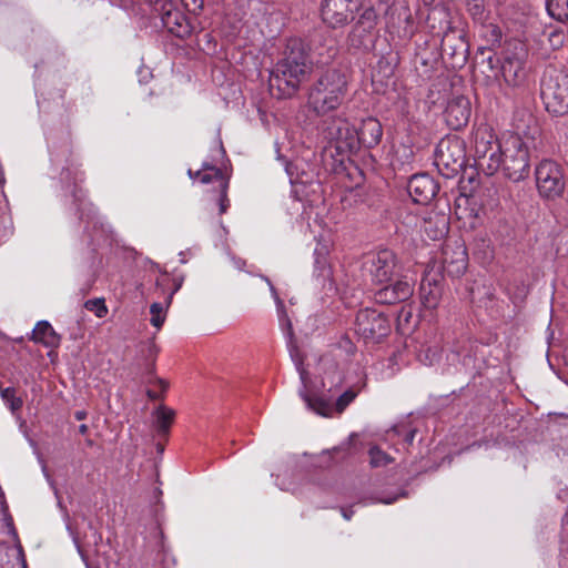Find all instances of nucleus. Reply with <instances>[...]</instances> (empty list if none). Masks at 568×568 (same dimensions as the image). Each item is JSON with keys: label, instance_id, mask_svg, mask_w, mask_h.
Returning <instances> with one entry per match:
<instances>
[{"label": "nucleus", "instance_id": "nucleus-15", "mask_svg": "<svg viewBox=\"0 0 568 568\" xmlns=\"http://www.w3.org/2000/svg\"><path fill=\"white\" fill-rule=\"evenodd\" d=\"M376 290L375 300L381 304H397L409 300L414 294V282L406 276L381 284Z\"/></svg>", "mask_w": 568, "mask_h": 568}, {"label": "nucleus", "instance_id": "nucleus-40", "mask_svg": "<svg viewBox=\"0 0 568 568\" xmlns=\"http://www.w3.org/2000/svg\"><path fill=\"white\" fill-rule=\"evenodd\" d=\"M68 529H69L70 534L72 535L73 542H74V545H75V547H77V550H78L79 555L81 556V559H82V560H83V562L85 564L87 568H90V564H89V561H88V552H87V550H85V549H84V547L81 545V542H80V540H79L78 536H75V535L72 532V530H71V528H70V526H68Z\"/></svg>", "mask_w": 568, "mask_h": 568}, {"label": "nucleus", "instance_id": "nucleus-47", "mask_svg": "<svg viewBox=\"0 0 568 568\" xmlns=\"http://www.w3.org/2000/svg\"><path fill=\"white\" fill-rule=\"evenodd\" d=\"M148 396L151 398V399H156L159 398V395L154 390H148Z\"/></svg>", "mask_w": 568, "mask_h": 568}, {"label": "nucleus", "instance_id": "nucleus-56", "mask_svg": "<svg viewBox=\"0 0 568 568\" xmlns=\"http://www.w3.org/2000/svg\"><path fill=\"white\" fill-rule=\"evenodd\" d=\"M150 3H155L158 0H148Z\"/></svg>", "mask_w": 568, "mask_h": 568}, {"label": "nucleus", "instance_id": "nucleus-30", "mask_svg": "<svg viewBox=\"0 0 568 568\" xmlns=\"http://www.w3.org/2000/svg\"><path fill=\"white\" fill-rule=\"evenodd\" d=\"M175 413L173 409L166 407V406H160L155 410V422L156 427L160 433H168L173 419H174Z\"/></svg>", "mask_w": 568, "mask_h": 568}, {"label": "nucleus", "instance_id": "nucleus-24", "mask_svg": "<svg viewBox=\"0 0 568 568\" xmlns=\"http://www.w3.org/2000/svg\"><path fill=\"white\" fill-rule=\"evenodd\" d=\"M358 148L361 145L365 148L376 146L383 136V128L381 122L375 118H366L362 121L361 128L357 130Z\"/></svg>", "mask_w": 568, "mask_h": 568}, {"label": "nucleus", "instance_id": "nucleus-41", "mask_svg": "<svg viewBox=\"0 0 568 568\" xmlns=\"http://www.w3.org/2000/svg\"><path fill=\"white\" fill-rule=\"evenodd\" d=\"M184 7L190 11L201 10L203 7V0H181Z\"/></svg>", "mask_w": 568, "mask_h": 568}, {"label": "nucleus", "instance_id": "nucleus-12", "mask_svg": "<svg viewBox=\"0 0 568 568\" xmlns=\"http://www.w3.org/2000/svg\"><path fill=\"white\" fill-rule=\"evenodd\" d=\"M397 265L395 254L389 250H382L368 256L365 262V270L376 284H384L392 281Z\"/></svg>", "mask_w": 568, "mask_h": 568}, {"label": "nucleus", "instance_id": "nucleus-1", "mask_svg": "<svg viewBox=\"0 0 568 568\" xmlns=\"http://www.w3.org/2000/svg\"><path fill=\"white\" fill-rule=\"evenodd\" d=\"M312 71L313 61L308 44L301 38H290L281 58L270 72V92L278 99L291 98Z\"/></svg>", "mask_w": 568, "mask_h": 568}, {"label": "nucleus", "instance_id": "nucleus-22", "mask_svg": "<svg viewBox=\"0 0 568 568\" xmlns=\"http://www.w3.org/2000/svg\"><path fill=\"white\" fill-rule=\"evenodd\" d=\"M501 75L507 85L519 88L525 84L527 71L525 62L518 57H507L501 63Z\"/></svg>", "mask_w": 568, "mask_h": 568}, {"label": "nucleus", "instance_id": "nucleus-31", "mask_svg": "<svg viewBox=\"0 0 568 568\" xmlns=\"http://www.w3.org/2000/svg\"><path fill=\"white\" fill-rule=\"evenodd\" d=\"M418 358L425 365H434L442 358V348L437 345H428L420 349Z\"/></svg>", "mask_w": 568, "mask_h": 568}, {"label": "nucleus", "instance_id": "nucleus-29", "mask_svg": "<svg viewBox=\"0 0 568 568\" xmlns=\"http://www.w3.org/2000/svg\"><path fill=\"white\" fill-rule=\"evenodd\" d=\"M546 7L554 19L568 22V0H548Z\"/></svg>", "mask_w": 568, "mask_h": 568}, {"label": "nucleus", "instance_id": "nucleus-53", "mask_svg": "<svg viewBox=\"0 0 568 568\" xmlns=\"http://www.w3.org/2000/svg\"><path fill=\"white\" fill-rule=\"evenodd\" d=\"M162 285H164V280H158L156 281V286L160 287Z\"/></svg>", "mask_w": 568, "mask_h": 568}, {"label": "nucleus", "instance_id": "nucleus-42", "mask_svg": "<svg viewBox=\"0 0 568 568\" xmlns=\"http://www.w3.org/2000/svg\"><path fill=\"white\" fill-rule=\"evenodd\" d=\"M89 527L92 530V545L98 546L102 541V536L92 527L91 524L89 525Z\"/></svg>", "mask_w": 568, "mask_h": 568}, {"label": "nucleus", "instance_id": "nucleus-32", "mask_svg": "<svg viewBox=\"0 0 568 568\" xmlns=\"http://www.w3.org/2000/svg\"><path fill=\"white\" fill-rule=\"evenodd\" d=\"M369 457H371V465L373 467L386 466L394 462L393 457H390L388 454L384 453L377 446H373L369 448Z\"/></svg>", "mask_w": 568, "mask_h": 568}, {"label": "nucleus", "instance_id": "nucleus-20", "mask_svg": "<svg viewBox=\"0 0 568 568\" xmlns=\"http://www.w3.org/2000/svg\"><path fill=\"white\" fill-rule=\"evenodd\" d=\"M161 20L169 32L178 38H185L192 33V26L187 18L180 10L173 8L171 2L162 6Z\"/></svg>", "mask_w": 568, "mask_h": 568}, {"label": "nucleus", "instance_id": "nucleus-45", "mask_svg": "<svg viewBox=\"0 0 568 568\" xmlns=\"http://www.w3.org/2000/svg\"><path fill=\"white\" fill-rule=\"evenodd\" d=\"M352 515H353V511H351L349 509H346V508H343L342 509V516L346 519V520H349L352 518Z\"/></svg>", "mask_w": 568, "mask_h": 568}, {"label": "nucleus", "instance_id": "nucleus-54", "mask_svg": "<svg viewBox=\"0 0 568 568\" xmlns=\"http://www.w3.org/2000/svg\"><path fill=\"white\" fill-rule=\"evenodd\" d=\"M394 500H395V498H393V499H390V500H385L384 503H386V504H390V503H393Z\"/></svg>", "mask_w": 568, "mask_h": 568}, {"label": "nucleus", "instance_id": "nucleus-7", "mask_svg": "<svg viewBox=\"0 0 568 568\" xmlns=\"http://www.w3.org/2000/svg\"><path fill=\"white\" fill-rule=\"evenodd\" d=\"M261 277L263 281L266 282V284L270 287V292H271L272 297L274 298V302L276 304L281 329L287 339V348L290 352V356H291L293 363L295 364V367L300 374V378L302 381L304 388H306L308 373L303 366V361H304L303 356H302L301 352L298 351L297 345L294 342L293 326H292L291 320L288 318V316L286 314V311L284 307V302L281 300L275 286L272 284L270 278L266 276H261Z\"/></svg>", "mask_w": 568, "mask_h": 568}, {"label": "nucleus", "instance_id": "nucleus-19", "mask_svg": "<svg viewBox=\"0 0 568 568\" xmlns=\"http://www.w3.org/2000/svg\"><path fill=\"white\" fill-rule=\"evenodd\" d=\"M314 273L313 277L317 286L323 290H334L333 272L328 261V246L322 243H317L314 250Z\"/></svg>", "mask_w": 568, "mask_h": 568}, {"label": "nucleus", "instance_id": "nucleus-35", "mask_svg": "<svg viewBox=\"0 0 568 568\" xmlns=\"http://www.w3.org/2000/svg\"><path fill=\"white\" fill-rule=\"evenodd\" d=\"M416 429L412 428L407 432H404V427L395 426L390 430L387 432V440H392L395 436H404V444L409 446L413 444L415 438Z\"/></svg>", "mask_w": 568, "mask_h": 568}, {"label": "nucleus", "instance_id": "nucleus-43", "mask_svg": "<svg viewBox=\"0 0 568 568\" xmlns=\"http://www.w3.org/2000/svg\"><path fill=\"white\" fill-rule=\"evenodd\" d=\"M148 354L151 357H155V355L158 354V347L154 343L148 344Z\"/></svg>", "mask_w": 568, "mask_h": 568}, {"label": "nucleus", "instance_id": "nucleus-39", "mask_svg": "<svg viewBox=\"0 0 568 568\" xmlns=\"http://www.w3.org/2000/svg\"><path fill=\"white\" fill-rule=\"evenodd\" d=\"M285 170H286V173L290 176L291 183H293V184L294 183L307 184V183L312 182V176H308L305 173H302L301 176L300 175L294 176V174H293V165L292 164H286L285 165Z\"/></svg>", "mask_w": 568, "mask_h": 568}, {"label": "nucleus", "instance_id": "nucleus-57", "mask_svg": "<svg viewBox=\"0 0 568 568\" xmlns=\"http://www.w3.org/2000/svg\"><path fill=\"white\" fill-rule=\"evenodd\" d=\"M339 449H341V447H335L334 452H338Z\"/></svg>", "mask_w": 568, "mask_h": 568}, {"label": "nucleus", "instance_id": "nucleus-25", "mask_svg": "<svg viewBox=\"0 0 568 568\" xmlns=\"http://www.w3.org/2000/svg\"><path fill=\"white\" fill-rule=\"evenodd\" d=\"M322 368L323 375L321 379V395H324V392L332 393L336 390L344 381V375L339 369L337 363L329 358H322Z\"/></svg>", "mask_w": 568, "mask_h": 568}, {"label": "nucleus", "instance_id": "nucleus-27", "mask_svg": "<svg viewBox=\"0 0 568 568\" xmlns=\"http://www.w3.org/2000/svg\"><path fill=\"white\" fill-rule=\"evenodd\" d=\"M32 339L41 343L47 347H55L59 345L60 338L54 332L51 324L47 321H40L32 331Z\"/></svg>", "mask_w": 568, "mask_h": 568}, {"label": "nucleus", "instance_id": "nucleus-23", "mask_svg": "<svg viewBox=\"0 0 568 568\" xmlns=\"http://www.w3.org/2000/svg\"><path fill=\"white\" fill-rule=\"evenodd\" d=\"M420 301L425 308L435 310L442 297V286L437 274L426 273L420 282Z\"/></svg>", "mask_w": 568, "mask_h": 568}, {"label": "nucleus", "instance_id": "nucleus-48", "mask_svg": "<svg viewBox=\"0 0 568 568\" xmlns=\"http://www.w3.org/2000/svg\"><path fill=\"white\" fill-rule=\"evenodd\" d=\"M181 285H182L181 282H176L173 291L170 294H172V296H173L180 290Z\"/></svg>", "mask_w": 568, "mask_h": 568}, {"label": "nucleus", "instance_id": "nucleus-37", "mask_svg": "<svg viewBox=\"0 0 568 568\" xmlns=\"http://www.w3.org/2000/svg\"><path fill=\"white\" fill-rule=\"evenodd\" d=\"M468 11L478 21H484L485 19V7L484 0H468L467 2Z\"/></svg>", "mask_w": 568, "mask_h": 568}, {"label": "nucleus", "instance_id": "nucleus-55", "mask_svg": "<svg viewBox=\"0 0 568 568\" xmlns=\"http://www.w3.org/2000/svg\"><path fill=\"white\" fill-rule=\"evenodd\" d=\"M220 151H221V153H224V150H223V148H222V144H221V143H220Z\"/></svg>", "mask_w": 568, "mask_h": 568}, {"label": "nucleus", "instance_id": "nucleus-34", "mask_svg": "<svg viewBox=\"0 0 568 568\" xmlns=\"http://www.w3.org/2000/svg\"><path fill=\"white\" fill-rule=\"evenodd\" d=\"M1 397L12 412H17L22 407V399L16 396V390L12 387L2 389Z\"/></svg>", "mask_w": 568, "mask_h": 568}, {"label": "nucleus", "instance_id": "nucleus-9", "mask_svg": "<svg viewBox=\"0 0 568 568\" xmlns=\"http://www.w3.org/2000/svg\"><path fill=\"white\" fill-rule=\"evenodd\" d=\"M357 333L368 342L378 343L390 332L389 320L376 310L365 308L356 316Z\"/></svg>", "mask_w": 568, "mask_h": 568}, {"label": "nucleus", "instance_id": "nucleus-50", "mask_svg": "<svg viewBox=\"0 0 568 568\" xmlns=\"http://www.w3.org/2000/svg\"><path fill=\"white\" fill-rule=\"evenodd\" d=\"M75 417L77 419L81 420L85 417V413L84 412H77L75 413Z\"/></svg>", "mask_w": 568, "mask_h": 568}, {"label": "nucleus", "instance_id": "nucleus-44", "mask_svg": "<svg viewBox=\"0 0 568 568\" xmlns=\"http://www.w3.org/2000/svg\"><path fill=\"white\" fill-rule=\"evenodd\" d=\"M156 384L160 386L162 392H165L168 389V387H169V384L165 381L161 379V378L156 379Z\"/></svg>", "mask_w": 568, "mask_h": 568}, {"label": "nucleus", "instance_id": "nucleus-28", "mask_svg": "<svg viewBox=\"0 0 568 568\" xmlns=\"http://www.w3.org/2000/svg\"><path fill=\"white\" fill-rule=\"evenodd\" d=\"M172 302V294H169L164 302H155L150 306L151 324L160 329L165 321L166 310Z\"/></svg>", "mask_w": 568, "mask_h": 568}, {"label": "nucleus", "instance_id": "nucleus-17", "mask_svg": "<svg viewBox=\"0 0 568 568\" xmlns=\"http://www.w3.org/2000/svg\"><path fill=\"white\" fill-rule=\"evenodd\" d=\"M189 175L191 179H199L201 183L209 184L211 182H217L221 191H220V199H219V205H220V213L223 214L226 212L229 206V199H227V187H229V181L223 175L222 171L217 169L214 165H211L209 163H204L202 169L192 172L189 170Z\"/></svg>", "mask_w": 568, "mask_h": 568}, {"label": "nucleus", "instance_id": "nucleus-8", "mask_svg": "<svg viewBox=\"0 0 568 568\" xmlns=\"http://www.w3.org/2000/svg\"><path fill=\"white\" fill-rule=\"evenodd\" d=\"M536 185L541 196L555 199L565 189V181L559 165L550 160L541 161L535 171Z\"/></svg>", "mask_w": 568, "mask_h": 568}, {"label": "nucleus", "instance_id": "nucleus-36", "mask_svg": "<svg viewBox=\"0 0 568 568\" xmlns=\"http://www.w3.org/2000/svg\"><path fill=\"white\" fill-rule=\"evenodd\" d=\"M84 306L87 310L93 312L99 318H102L108 314V307L103 300H89L85 302Z\"/></svg>", "mask_w": 568, "mask_h": 568}, {"label": "nucleus", "instance_id": "nucleus-38", "mask_svg": "<svg viewBox=\"0 0 568 568\" xmlns=\"http://www.w3.org/2000/svg\"><path fill=\"white\" fill-rule=\"evenodd\" d=\"M12 221L10 216L3 214L0 216V240L7 239L12 234Z\"/></svg>", "mask_w": 568, "mask_h": 568}, {"label": "nucleus", "instance_id": "nucleus-21", "mask_svg": "<svg viewBox=\"0 0 568 568\" xmlns=\"http://www.w3.org/2000/svg\"><path fill=\"white\" fill-rule=\"evenodd\" d=\"M420 227L428 239L438 241L448 233L449 217L445 212L432 210L424 215Z\"/></svg>", "mask_w": 568, "mask_h": 568}, {"label": "nucleus", "instance_id": "nucleus-2", "mask_svg": "<svg viewBox=\"0 0 568 568\" xmlns=\"http://www.w3.org/2000/svg\"><path fill=\"white\" fill-rule=\"evenodd\" d=\"M347 92V79L337 69L323 72L311 85L307 94V108L316 116H325L337 110Z\"/></svg>", "mask_w": 568, "mask_h": 568}, {"label": "nucleus", "instance_id": "nucleus-11", "mask_svg": "<svg viewBox=\"0 0 568 568\" xmlns=\"http://www.w3.org/2000/svg\"><path fill=\"white\" fill-rule=\"evenodd\" d=\"M302 398L306 403L307 407L317 415L324 417H332L334 414H342L344 409L355 399L357 393L353 389H347L338 396L336 402H333V396L326 397L316 396L310 397L304 390L300 392Z\"/></svg>", "mask_w": 568, "mask_h": 568}, {"label": "nucleus", "instance_id": "nucleus-26", "mask_svg": "<svg viewBox=\"0 0 568 568\" xmlns=\"http://www.w3.org/2000/svg\"><path fill=\"white\" fill-rule=\"evenodd\" d=\"M444 270L452 276H460L467 267V254L463 245L456 247L455 257L450 256V247L446 245L443 251Z\"/></svg>", "mask_w": 568, "mask_h": 568}, {"label": "nucleus", "instance_id": "nucleus-18", "mask_svg": "<svg viewBox=\"0 0 568 568\" xmlns=\"http://www.w3.org/2000/svg\"><path fill=\"white\" fill-rule=\"evenodd\" d=\"M408 193L415 203L428 204L437 194L439 186L428 174H415L407 184Z\"/></svg>", "mask_w": 568, "mask_h": 568}, {"label": "nucleus", "instance_id": "nucleus-4", "mask_svg": "<svg viewBox=\"0 0 568 568\" xmlns=\"http://www.w3.org/2000/svg\"><path fill=\"white\" fill-rule=\"evenodd\" d=\"M321 132L327 144L339 155L358 150L357 129L346 118L333 116L323 121Z\"/></svg>", "mask_w": 568, "mask_h": 568}, {"label": "nucleus", "instance_id": "nucleus-16", "mask_svg": "<svg viewBox=\"0 0 568 568\" xmlns=\"http://www.w3.org/2000/svg\"><path fill=\"white\" fill-rule=\"evenodd\" d=\"M471 115V104L464 95L452 97L445 109V121L452 130H459L467 125Z\"/></svg>", "mask_w": 568, "mask_h": 568}, {"label": "nucleus", "instance_id": "nucleus-6", "mask_svg": "<svg viewBox=\"0 0 568 568\" xmlns=\"http://www.w3.org/2000/svg\"><path fill=\"white\" fill-rule=\"evenodd\" d=\"M499 142L494 130L488 125H479L475 134V155L478 168L487 175L499 171L501 162L498 160Z\"/></svg>", "mask_w": 568, "mask_h": 568}, {"label": "nucleus", "instance_id": "nucleus-10", "mask_svg": "<svg viewBox=\"0 0 568 568\" xmlns=\"http://www.w3.org/2000/svg\"><path fill=\"white\" fill-rule=\"evenodd\" d=\"M361 0H322L321 17L331 28H339L354 19Z\"/></svg>", "mask_w": 568, "mask_h": 568}, {"label": "nucleus", "instance_id": "nucleus-33", "mask_svg": "<svg viewBox=\"0 0 568 568\" xmlns=\"http://www.w3.org/2000/svg\"><path fill=\"white\" fill-rule=\"evenodd\" d=\"M376 23V13L373 9H366L362 14L361 18L355 26L353 32H356L361 27L363 28V31H371Z\"/></svg>", "mask_w": 568, "mask_h": 568}, {"label": "nucleus", "instance_id": "nucleus-52", "mask_svg": "<svg viewBox=\"0 0 568 568\" xmlns=\"http://www.w3.org/2000/svg\"><path fill=\"white\" fill-rule=\"evenodd\" d=\"M459 356V354L455 351H452V361L454 362L455 359H457Z\"/></svg>", "mask_w": 568, "mask_h": 568}, {"label": "nucleus", "instance_id": "nucleus-3", "mask_svg": "<svg viewBox=\"0 0 568 568\" xmlns=\"http://www.w3.org/2000/svg\"><path fill=\"white\" fill-rule=\"evenodd\" d=\"M498 160L501 170L509 180L518 182L529 173V144L520 135L509 133L499 142Z\"/></svg>", "mask_w": 568, "mask_h": 568}, {"label": "nucleus", "instance_id": "nucleus-13", "mask_svg": "<svg viewBox=\"0 0 568 568\" xmlns=\"http://www.w3.org/2000/svg\"><path fill=\"white\" fill-rule=\"evenodd\" d=\"M72 196L74 201L79 203L78 210L80 211V217L87 219V224H93V233L91 234V239L93 243L100 245L104 242H111V229L109 225H105L97 215L91 203H87L84 201V194L81 189H78L74 185L72 190Z\"/></svg>", "mask_w": 568, "mask_h": 568}, {"label": "nucleus", "instance_id": "nucleus-14", "mask_svg": "<svg viewBox=\"0 0 568 568\" xmlns=\"http://www.w3.org/2000/svg\"><path fill=\"white\" fill-rule=\"evenodd\" d=\"M435 163L438 169L444 166L447 170L446 176L455 174L464 165L462 143L456 139L440 141L436 149Z\"/></svg>", "mask_w": 568, "mask_h": 568}, {"label": "nucleus", "instance_id": "nucleus-49", "mask_svg": "<svg viewBox=\"0 0 568 568\" xmlns=\"http://www.w3.org/2000/svg\"><path fill=\"white\" fill-rule=\"evenodd\" d=\"M79 432L81 434H85L88 432V426L85 424H82L79 426Z\"/></svg>", "mask_w": 568, "mask_h": 568}, {"label": "nucleus", "instance_id": "nucleus-46", "mask_svg": "<svg viewBox=\"0 0 568 568\" xmlns=\"http://www.w3.org/2000/svg\"><path fill=\"white\" fill-rule=\"evenodd\" d=\"M17 552H18L19 557H21V560H22V568H26V561H24V559H23V551H22L21 546H18V547H17Z\"/></svg>", "mask_w": 568, "mask_h": 568}, {"label": "nucleus", "instance_id": "nucleus-51", "mask_svg": "<svg viewBox=\"0 0 568 568\" xmlns=\"http://www.w3.org/2000/svg\"><path fill=\"white\" fill-rule=\"evenodd\" d=\"M69 175H70V170L69 169H67L65 171L62 172V179L63 180L69 179Z\"/></svg>", "mask_w": 568, "mask_h": 568}, {"label": "nucleus", "instance_id": "nucleus-5", "mask_svg": "<svg viewBox=\"0 0 568 568\" xmlns=\"http://www.w3.org/2000/svg\"><path fill=\"white\" fill-rule=\"evenodd\" d=\"M540 95L546 110L555 115L568 112V75L556 70L544 73L540 84Z\"/></svg>", "mask_w": 568, "mask_h": 568}]
</instances>
